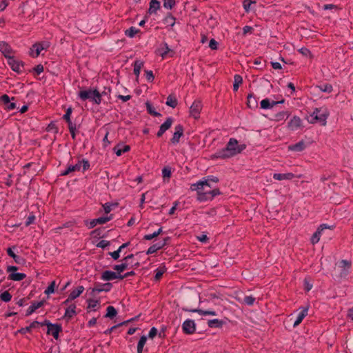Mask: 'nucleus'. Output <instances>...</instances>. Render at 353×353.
<instances>
[{"label":"nucleus","instance_id":"1","mask_svg":"<svg viewBox=\"0 0 353 353\" xmlns=\"http://www.w3.org/2000/svg\"><path fill=\"white\" fill-rule=\"evenodd\" d=\"M245 148V145H239L235 139H230L226 148L218 151L214 155L216 158L227 159L241 153Z\"/></svg>","mask_w":353,"mask_h":353},{"label":"nucleus","instance_id":"2","mask_svg":"<svg viewBox=\"0 0 353 353\" xmlns=\"http://www.w3.org/2000/svg\"><path fill=\"white\" fill-rule=\"evenodd\" d=\"M79 96L82 100L90 99L97 104L101 103V94L97 89L82 90L79 92Z\"/></svg>","mask_w":353,"mask_h":353},{"label":"nucleus","instance_id":"3","mask_svg":"<svg viewBox=\"0 0 353 353\" xmlns=\"http://www.w3.org/2000/svg\"><path fill=\"white\" fill-rule=\"evenodd\" d=\"M210 181L217 183L219 181V179L216 176H208L207 179L192 184L190 189L192 191L195 190L197 191V193H200L201 190H205V186L210 188Z\"/></svg>","mask_w":353,"mask_h":353},{"label":"nucleus","instance_id":"4","mask_svg":"<svg viewBox=\"0 0 353 353\" xmlns=\"http://www.w3.org/2000/svg\"><path fill=\"white\" fill-rule=\"evenodd\" d=\"M220 194V190L218 188H215L210 191L201 190V192L198 193V199L199 201L212 199L215 196L219 195Z\"/></svg>","mask_w":353,"mask_h":353},{"label":"nucleus","instance_id":"5","mask_svg":"<svg viewBox=\"0 0 353 353\" xmlns=\"http://www.w3.org/2000/svg\"><path fill=\"white\" fill-rule=\"evenodd\" d=\"M112 287V283H95L94 287L92 289L91 292V296H95L97 293H99L101 292H109Z\"/></svg>","mask_w":353,"mask_h":353},{"label":"nucleus","instance_id":"6","mask_svg":"<svg viewBox=\"0 0 353 353\" xmlns=\"http://www.w3.org/2000/svg\"><path fill=\"white\" fill-rule=\"evenodd\" d=\"M49 46L48 42L36 43L32 46L30 55L33 57H37L41 50L47 49Z\"/></svg>","mask_w":353,"mask_h":353},{"label":"nucleus","instance_id":"7","mask_svg":"<svg viewBox=\"0 0 353 353\" xmlns=\"http://www.w3.org/2000/svg\"><path fill=\"white\" fill-rule=\"evenodd\" d=\"M8 64L13 71L17 73H21L22 72L21 69L23 68V63L21 61L14 59L13 57L8 58Z\"/></svg>","mask_w":353,"mask_h":353},{"label":"nucleus","instance_id":"8","mask_svg":"<svg viewBox=\"0 0 353 353\" xmlns=\"http://www.w3.org/2000/svg\"><path fill=\"white\" fill-rule=\"evenodd\" d=\"M202 109V104L200 101H195L192 104L190 108V115L192 116L194 119H198L199 117L200 112Z\"/></svg>","mask_w":353,"mask_h":353},{"label":"nucleus","instance_id":"9","mask_svg":"<svg viewBox=\"0 0 353 353\" xmlns=\"http://www.w3.org/2000/svg\"><path fill=\"white\" fill-rule=\"evenodd\" d=\"M182 328L185 334H193L196 329L194 321L190 319L185 321L183 323Z\"/></svg>","mask_w":353,"mask_h":353},{"label":"nucleus","instance_id":"10","mask_svg":"<svg viewBox=\"0 0 353 353\" xmlns=\"http://www.w3.org/2000/svg\"><path fill=\"white\" fill-rule=\"evenodd\" d=\"M0 51L7 59H8L9 57H12L10 54L13 51L10 46L6 41H0Z\"/></svg>","mask_w":353,"mask_h":353},{"label":"nucleus","instance_id":"11","mask_svg":"<svg viewBox=\"0 0 353 353\" xmlns=\"http://www.w3.org/2000/svg\"><path fill=\"white\" fill-rule=\"evenodd\" d=\"M169 238H165L162 241H159L157 243L153 244L151 245L147 250L146 254H151L153 253H155L159 250L161 249L166 245V241Z\"/></svg>","mask_w":353,"mask_h":353},{"label":"nucleus","instance_id":"12","mask_svg":"<svg viewBox=\"0 0 353 353\" xmlns=\"http://www.w3.org/2000/svg\"><path fill=\"white\" fill-rule=\"evenodd\" d=\"M120 277H121V274L116 273L110 270H106L102 273L101 279L103 281H112L116 279H120Z\"/></svg>","mask_w":353,"mask_h":353},{"label":"nucleus","instance_id":"13","mask_svg":"<svg viewBox=\"0 0 353 353\" xmlns=\"http://www.w3.org/2000/svg\"><path fill=\"white\" fill-rule=\"evenodd\" d=\"M326 228H331V227L327 226L326 224H322L318 228L317 230L313 234L311 238L312 244L314 245L319 241L321 232Z\"/></svg>","mask_w":353,"mask_h":353},{"label":"nucleus","instance_id":"14","mask_svg":"<svg viewBox=\"0 0 353 353\" xmlns=\"http://www.w3.org/2000/svg\"><path fill=\"white\" fill-rule=\"evenodd\" d=\"M110 219L111 216L99 217L98 219H92L89 223L86 221L85 224L87 226H88L89 228H93L97 224H104L106 222L109 221Z\"/></svg>","mask_w":353,"mask_h":353},{"label":"nucleus","instance_id":"15","mask_svg":"<svg viewBox=\"0 0 353 353\" xmlns=\"http://www.w3.org/2000/svg\"><path fill=\"white\" fill-rule=\"evenodd\" d=\"M183 134V127L181 125L175 126V132L171 139V142L174 144L178 143L181 136Z\"/></svg>","mask_w":353,"mask_h":353},{"label":"nucleus","instance_id":"16","mask_svg":"<svg viewBox=\"0 0 353 353\" xmlns=\"http://www.w3.org/2000/svg\"><path fill=\"white\" fill-rule=\"evenodd\" d=\"M328 115H329L328 112L326 110H325L324 111H323L322 113L316 114L315 117L313 118V119L312 121H310V122L311 123H315V121H318L321 123L322 125L325 126L326 125V120H327Z\"/></svg>","mask_w":353,"mask_h":353},{"label":"nucleus","instance_id":"17","mask_svg":"<svg viewBox=\"0 0 353 353\" xmlns=\"http://www.w3.org/2000/svg\"><path fill=\"white\" fill-rule=\"evenodd\" d=\"M62 331L61 325L53 324L52 327H50L47 330L48 334H52L55 339L59 338V334Z\"/></svg>","mask_w":353,"mask_h":353},{"label":"nucleus","instance_id":"18","mask_svg":"<svg viewBox=\"0 0 353 353\" xmlns=\"http://www.w3.org/2000/svg\"><path fill=\"white\" fill-rule=\"evenodd\" d=\"M301 126V120L299 117L294 116L288 123V128L295 130Z\"/></svg>","mask_w":353,"mask_h":353},{"label":"nucleus","instance_id":"19","mask_svg":"<svg viewBox=\"0 0 353 353\" xmlns=\"http://www.w3.org/2000/svg\"><path fill=\"white\" fill-rule=\"evenodd\" d=\"M305 148V143L304 141H301L295 144L288 146V150L294 152H301Z\"/></svg>","mask_w":353,"mask_h":353},{"label":"nucleus","instance_id":"20","mask_svg":"<svg viewBox=\"0 0 353 353\" xmlns=\"http://www.w3.org/2000/svg\"><path fill=\"white\" fill-rule=\"evenodd\" d=\"M294 177V174L291 172L285 173V174H280V173H275L273 174V178L276 180H291Z\"/></svg>","mask_w":353,"mask_h":353},{"label":"nucleus","instance_id":"21","mask_svg":"<svg viewBox=\"0 0 353 353\" xmlns=\"http://www.w3.org/2000/svg\"><path fill=\"white\" fill-rule=\"evenodd\" d=\"M247 105L251 109H255L258 107V102L253 94L248 95Z\"/></svg>","mask_w":353,"mask_h":353},{"label":"nucleus","instance_id":"22","mask_svg":"<svg viewBox=\"0 0 353 353\" xmlns=\"http://www.w3.org/2000/svg\"><path fill=\"white\" fill-rule=\"evenodd\" d=\"M44 301L32 303L26 312V316L32 314L37 309L41 307Z\"/></svg>","mask_w":353,"mask_h":353},{"label":"nucleus","instance_id":"23","mask_svg":"<svg viewBox=\"0 0 353 353\" xmlns=\"http://www.w3.org/2000/svg\"><path fill=\"white\" fill-rule=\"evenodd\" d=\"M185 311L194 312V313H198L201 315H212L215 316L216 312L212 310H203L201 309H192V310H188V309H183Z\"/></svg>","mask_w":353,"mask_h":353},{"label":"nucleus","instance_id":"24","mask_svg":"<svg viewBox=\"0 0 353 353\" xmlns=\"http://www.w3.org/2000/svg\"><path fill=\"white\" fill-rule=\"evenodd\" d=\"M308 307H304L302 311L299 314L296 320L294 323V327L299 325L303 319L307 315Z\"/></svg>","mask_w":353,"mask_h":353},{"label":"nucleus","instance_id":"25","mask_svg":"<svg viewBox=\"0 0 353 353\" xmlns=\"http://www.w3.org/2000/svg\"><path fill=\"white\" fill-rule=\"evenodd\" d=\"M81 161H79L74 165L68 166V169L66 170H65L64 172H63L61 175L65 176V175L69 174L72 172H74L76 170H79L81 169Z\"/></svg>","mask_w":353,"mask_h":353},{"label":"nucleus","instance_id":"26","mask_svg":"<svg viewBox=\"0 0 353 353\" xmlns=\"http://www.w3.org/2000/svg\"><path fill=\"white\" fill-rule=\"evenodd\" d=\"M290 115V113L288 112V111H282V112H280L276 114L274 116L273 120L276 121L285 120L287 118H288V117Z\"/></svg>","mask_w":353,"mask_h":353},{"label":"nucleus","instance_id":"27","mask_svg":"<svg viewBox=\"0 0 353 353\" xmlns=\"http://www.w3.org/2000/svg\"><path fill=\"white\" fill-rule=\"evenodd\" d=\"M143 61L141 60H136L134 63V74L137 76L138 79L141 68L143 66Z\"/></svg>","mask_w":353,"mask_h":353},{"label":"nucleus","instance_id":"28","mask_svg":"<svg viewBox=\"0 0 353 353\" xmlns=\"http://www.w3.org/2000/svg\"><path fill=\"white\" fill-rule=\"evenodd\" d=\"M83 286H79L76 290H74L71 292V293L69 295V299H75L76 298L80 296V294L83 292Z\"/></svg>","mask_w":353,"mask_h":353},{"label":"nucleus","instance_id":"29","mask_svg":"<svg viewBox=\"0 0 353 353\" xmlns=\"http://www.w3.org/2000/svg\"><path fill=\"white\" fill-rule=\"evenodd\" d=\"M224 323H225V321H223L222 320L212 319V320H209L208 321V325L210 327H217V328H219V327H221L223 325Z\"/></svg>","mask_w":353,"mask_h":353},{"label":"nucleus","instance_id":"30","mask_svg":"<svg viewBox=\"0 0 353 353\" xmlns=\"http://www.w3.org/2000/svg\"><path fill=\"white\" fill-rule=\"evenodd\" d=\"M26 277V275L23 273H11L9 275L8 279L15 281H20Z\"/></svg>","mask_w":353,"mask_h":353},{"label":"nucleus","instance_id":"31","mask_svg":"<svg viewBox=\"0 0 353 353\" xmlns=\"http://www.w3.org/2000/svg\"><path fill=\"white\" fill-rule=\"evenodd\" d=\"M130 148L129 145H123L122 148L119 147V145H117L114 148V151L117 156H121L123 153L128 152Z\"/></svg>","mask_w":353,"mask_h":353},{"label":"nucleus","instance_id":"32","mask_svg":"<svg viewBox=\"0 0 353 353\" xmlns=\"http://www.w3.org/2000/svg\"><path fill=\"white\" fill-rule=\"evenodd\" d=\"M75 309H76V306L74 305H70L65 310V317L71 319L76 314Z\"/></svg>","mask_w":353,"mask_h":353},{"label":"nucleus","instance_id":"33","mask_svg":"<svg viewBox=\"0 0 353 353\" xmlns=\"http://www.w3.org/2000/svg\"><path fill=\"white\" fill-rule=\"evenodd\" d=\"M234 79V85H233V90H234V91H237L239 85L243 82V79H242L241 76H240L239 74H235Z\"/></svg>","mask_w":353,"mask_h":353},{"label":"nucleus","instance_id":"34","mask_svg":"<svg viewBox=\"0 0 353 353\" xmlns=\"http://www.w3.org/2000/svg\"><path fill=\"white\" fill-rule=\"evenodd\" d=\"M160 8V3L157 0H151L150 3L149 12H155Z\"/></svg>","mask_w":353,"mask_h":353},{"label":"nucleus","instance_id":"35","mask_svg":"<svg viewBox=\"0 0 353 353\" xmlns=\"http://www.w3.org/2000/svg\"><path fill=\"white\" fill-rule=\"evenodd\" d=\"M165 103L167 105L174 108L177 105L178 102L175 97H172V95H169L167 97V101Z\"/></svg>","mask_w":353,"mask_h":353},{"label":"nucleus","instance_id":"36","mask_svg":"<svg viewBox=\"0 0 353 353\" xmlns=\"http://www.w3.org/2000/svg\"><path fill=\"white\" fill-rule=\"evenodd\" d=\"M147 341V337L145 336H142L138 342L137 345V353H142L143 348L144 347V345L145 344Z\"/></svg>","mask_w":353,"mask_h":353},{"label":"nucleus","instance_id":"37","mask_svg":"<svg viewBox=\"0 0 353 353\" xmlns=\"http://www.w3.org/2000/svg\"><path fill=\"white\" fill-rule=\"evenodd\" d=\"M172 121L173 120L171 117L167 118L166 121L163 124L161 125L159 128L163 131L165 132L171 127Z\"/></svg>","mask_w":353,"mask_h":353},{"label":"nucleus","instance_id":"38","mask_svg":"<svg viewBox=\"0 0 353 353\" xmlns=\"http://www.w3.org/2000/svg\"><path fill=\"white\" fill-rule=\"evenodd\" d=\"M166 270L167 269H166V268L164 265L157 268L156 270V271H155L156 272V274L154 276V279L156 281H159L161 278V276L163 274V273L165 272Z\"/></svg>","mask_w":353,"mask_h":353},{"label":"nucleus","instance_id":"39","mask_svg":"<svg viewBox=\"0 0 353 353\" xmlns=\"http://www.w3.org/2000/svg\"><path fill=\"white\" fill-rule=\"evenodd\" d=\"M145 105H146L147 110L149 114H150L151 115H153L154 117L161 116V114L155 111L154 108H153V106L152 105V104L150 102H148V101L146 102Z\"/></svg>","mask_w":353,"mask_h":353},{"label":"nucleus","instance_id":"40","mask_svg":"<svg viewBox=\"0 0 353 353\" xmlns=\"http://www.w3.org/2000/svg\"><path fill=\"white\" fill-rule=\"evenodd\" d=\"M137 317L134 318V319H129V320H127V321H125L117 325H114V326H112V327L106 330L105 332H104V334H110L116 327H117L118 326H121V325H126L127 323H128L129 322H131L132 321H134V319H136Z\"/></svg>","mask_w":353,"mask_h":353},{"label":"nucleus","instance_id":"41","mask_svg":"<svg viewBox=\"0 0 353 353\" xmlns=\"http://www.w3.org/2000/svg\"><path fill=\"white\" fill-rule=\"evenodd\" d=\"M117 314L116 309L113 306H108L107 307V313L105 314V317L112 319Z\"/></svg>","mask_w":353,"mask_h":353},{"label":"nucleus","instance_id":"42","mask_svg":"<svg viewBox=\"0 0 353 353\" xmlns=\"http://www.w3.org/2000/svg\"><path fill=\"white\" fill-rule=\"evenodd\" d=\"M139 32V30L136 29L134 27H131L125 31L126 36L132 38L134 35Z\"/></svg>","mask_w":353,"mask_h":353},{"label":"nucleus","instance_id":"43","mask_svg":"<svg viewBox=\"0 0 353 353\" xmlns=\"http://www.w3.org/2000/svg\"><path fill=\"white\" fill-rule=\"evenodd\" d=\"M162 232V228H160L157 232L151 234H146L143 236V239L145 240H152V239L158 236Z\"/></svg>","mask_w":353,"mask_h":353},{"label":"nucleus","instance_id":"44","mask_svg":"<svg viewBox=\"0 0 353 353\" xmlns=\"http://www.w3.org/2000/svg\"><path fill=\"white\" fill-rule=\"evenodd\" d=\"M165 50L163 51L161 49H159L158 51L159 52L160 55L163 59H164L168 52H172L173 54V52L170 48L168 47V45L167 43H164Z\"/></svg>","mask_w":353,"mask_h":353},{"label":"nucleus","instance_id":"45","mask_svg":"<svg viewBox=\"0 0 353 353\" xmlns=\"http://www.w3.org/2000/svg\"><path fill=\"white\" fill-rule=\"evenodd\" d=\"M128 264L126 262H125L120 265H114L113 268L114 270H117L118 272V273L120 274V272H123V270H125L128 268Z\"/></svg>","mask_w":353,"mask_h":353},{"label":"nucleus","instance_id":"46","mask_svg":"<svg viewBox=\"0 0 353 353\" xmlns=\"http://www.w3.org/2000/svg\"><path fill=\"white\" fill-rule=\"evenodd\" d=\"M0 298L2 301L5 302H8L11 300L12 295L10 294L8 291H5L0 295Z\"/></svg>","mask_w":353,"mask_h":353},{"label":"nucleus","instance_id":"47","mask_svg":"<svg viewBox=\"0 0 353 353\" xmlns=\"http://www.w3.org/2000/svg\"><path fill=\"white\" fill-rule=\"evenodd\" d=\"M318 88L323 92L330 93L332 91V86L330 84H324Z\"/></svg>","mask_w":353,"mask_h":353},{"label":"nucleus","instance_id":"48","mask_svg":"<svg viewBox=\"0 0 353 353\" xmlns=\"http://www.w3.org/2000/svg\"><path fill=\"white\" fill-rule=\"evenodd\" d=\"M7 253L17 263H19V257L13 252L12 248H8L7 249Z\"/></svg>","mask_w":353,"mask_h":353},{"label":"nucleus","instance_id":"49","mask_svg":"<svg viewBox=\"0 0 353 353\" xmlns=\"http://www.w3.org/2000/svg\"><path fill=\"white\" fill-rule=\"evenodd\" d=\"M298 51L303 56L310 57V58L313 57L310 50L306 48H301Z\"/></svg>","mask_w":353,"mask_h":353},{"label":"nucleus","instance_id":"50","mask_svg":"<svg viewBox=\"0 0 353 353\" xmlns=\"http://www.w3.org/2000/svg\"><path fill=\"white\" fill-rule=\"evenodd\" d=\"M261 108L262 109H269V108H271L270 101L268 99H263L261 101Z\"/></svg>","mask_w":353,"mask_h":353},{"label":"nucleus","instance_id":"51","mask_svg":"<svg viewBox=\"0 0 353 353\" xmlns=\"http://www.w3.org/2000/svg\"><path fill=\"white\" fill-rule=\"evenodd\" d=\"M175 5V0H163V6L168 9H172Z\"/></svg>","mask_w":353,"mask_h":353},{"label":"nucleus","instance_id":"52","mask_svg":"<svg viewBox=\"0 0 353 353\" xmlns=\"http://www.w3.org/2000/svg\"><path fill=\"white\" fill-rule=\"evenodd\" d=\"M72 113V108H69L67 109L65 114L63 115V119L66 121L68 124L72 123L70 120V115Z\"/></svg>","mask_w":353,"mask_h":353},{"label":"nucleus","instance_id":"53","mask_svg":"<svg viewBox=\"0 0 353 353\" xmlns=\"http://www.w3.org/2000/svg\"><path fill=\"white\" fill-rule=\"evenodd\" d=\"M255 301V298L252 296H246L244 298V303L248 305H252Z\"/></svg>","mask_w":353,"mask_h":353},{"label":"nucleus","instance_id":"54","mask_svg":"<svg viewBox=\"0 0 353 353\" xmlns=\"http://www.w3.org/2000/svg\"><path fill=\"white\" fill-rule=\"evenodd\" d=\"M252 3H256L255 1L244 0L243 3V8L246 12L250 10V7Z\"/></svg>","mask_w":353,"mask_h":353},{"label":"nucleus","instance_id":"55","mask_svg":"<svg viewBox=\"0 0 353 353\" xmlns=\"http://www.w3.org/2000/svg\"><path fill=\"white\" fill-rule=\"evenodd\" d=\"M55 281H52L50 285L48 287V288L45 290V293L46 294H52L54 292V287H55Z\"/></svg>","mask_w":353,"mask_h":353},{"label":"nucleus","instance_id":"56","mask_svg":"<svg viewBox=\"0 0 353 353\" xmlns=\"http://www.w3.org/2000/svg\"><path fill=\"white\" fill-rule=\"evenodd\" d=\"M88 309L94 310V308L99 304V301H94L92 299H89L88 301Z\"/></svg>","mask_w":353,"mask_h":353},{"label":"nucleus","instance_id":"57","mask_svg":"<svg viewBox=\"0 0 353 353\" xmlns=\"http://www.w3.org/2000/svg\"><path fill=\"white\" fill-rule=\"evenodd\" d=\"M165 21L166 23L170 24L171 26H173L175 23V18L171 14H170L165 17Z\"/></svg>","mask_w":353,"mask_h":353},{"label":"nucleus","instance_id":"58","mask_svg":"<svg viewBox=\"0 0 353 353\" xmlns=\"http://www.w3.org/2000/svg\"><path fill=\"white\" fill-rule=\"evenodd\" d=\"M162 174L163 177L165 178H170L171 176V170L169 168H164L162 170Z\"/></svg>","mask_w":353,"mask_h":353},{"label":"nucleus","instance_id":"59","mask_svg":"<svg viewBox=\"0 0 353 353\" xmlns=\"http://www.w3.org/2000/svg\"><path fill=\"white\" fill-rule=\"evenodd\" d=\"M146 79L148 81H152L154 79V76L152 70H145Z\"/></svg>","mask_w":353,"mask_h":353},{"label":"nucleus","instance_id":"60","mask_svg":"<svg viewBox=\"0 0 353 353\" xmlns=\"http://www.w3.org/2000/svg\"><path fill=\"white\" fill-rule=\"evenodd\" d=\"M46 130H47L48 132H50V131L54 130V133H57L58 132V129H57L56 125L54 123H50L48 125Z\"/></svg>","mask_w":353,"mask_h":353},{"label":"nucleus","instance_id":"61","mask_svg":"<svg viewBox=\"0 0 353 353\" xmlns=\"http://www.w3.org/2000/svg\"><path fill=\"white\" fill-rule=\"evenodd\" d=\"M209 47H210L212 50H216V49H217V47H218V42H217L215 39H212L210 41Z\"/></svg>","mask_w":353,"mask_h":353},{"label":"nucleus","instance_id":"62","mask_svg":"<svg viewBox=\"0 0 353 353\" xmlns=\"http://www.w3.org/2000/svg\"><path fill=\"white\" fill-rule=\"evenodd\" d=\"M340 264L342 268H347V269H349L352 265L351 262L347 260H342Z\"/></svg>","mask_w":353,"mask_h":353},{"label":"nucleus","instance_id":"63","mask_svg":"<svg viewBox=\"0 0 353 353\" xmlns=\"http://www.w3.org/2000/svg\"><path fill=\"white\" fill-rule=\"evenodd\" d=\"M34 220H35V216L33 214L30 215L27 219V221L26 222V225L28 226V225L32 224L34 223Z\"/></svg>","mask_w":353,"mask_h":353},{"label":"nucleus","instance_id":"64","mask_svg":"<svg viewBox=\"0 0 353 353\" xmlns=\"http://www.w3.org/2000/svg\"><path fill=\"white\" fill-rule=\"evenodd\" d=\"M110 245V242L108 241H105V240H101V241H99L97 244V247H99V248H104L105 247H107L108 245Z\"/></svg>","mask_w":353,"mask_h":353}]
</instances>
